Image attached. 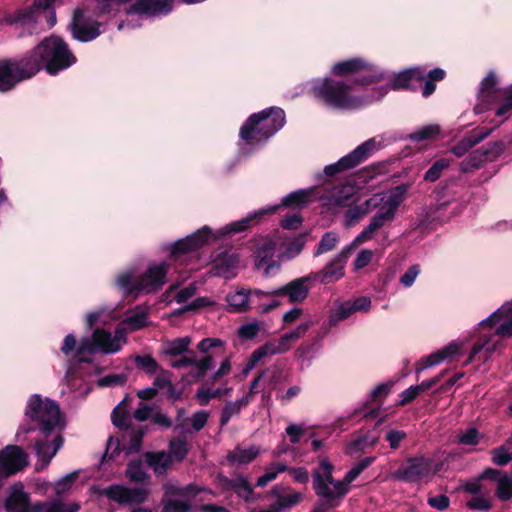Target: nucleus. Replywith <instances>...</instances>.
<instances>
[{
    "mask_svg": "<svg viewBox=\"0 0 512 512\" xmlns=\"http://www.w3.org/2000/svg\"><path fill=\"white\" fill-rule=\"evenodd\" d=\"M314 192L315 188L294 191L283 197L280 204L271 205L254 211L241 220L231 222L217 231H213L210 227L204 226L191 235L179 239L175 243L171 244L169 246L170 256L177 260L188 253L194 252L204 245L220 239L223 236L242 232L252 224L257 223L263 215L274 213L281 206L301 208L314 200Z\"/></svg>",
    "mask_w": 512,
    "mask_h": 512,
    "instance_id": "nucleus-1",
    "label": "nucleus"
},
{
    "mask_svg": "<svg viewBox=\"0 0 512 512\" xmlns=\"http://www.w3.org/2000/svg\"><path fill=\"white\" fill-rule=\"evenodd\" d=\"M25 417L39 427L32 447L38 458L35 468L41 471L63 446L60 431L65 427V419L55 401L38 394L31 395L27 400Z\"/></svg>",
    "mask_w": 512,
    "mask_h": 512,
    "instance_id": "nucleus-2",
    "label": "nucleus"
},
{
    "mask_svg": "<svg viewBox=\"0 0 512 512\" xmlns=\"http://www.w3.org/2000/svg\"><path fill=\"white\" fill-rule=\"evenodd\" d=\"M369 76L354 81L332 77L316 78L307 83L312 95L329 108L337 110H355L381 100L387 93V87L367 89Z\"/></svg>",
    "mask_w": 512,
    "mask_h": 512,
    "instance_id": "nucleus-3",
    "label": "nucleus"
},
{
    "mask_svg": "<svg viewBox=\"0 0 512 512\" xmlns=\"http://www.w3.org/2000/svg\"><path fill=\"white\" fill-rule=\"evenodd\" d=\"M126 342V329L124 327H118L114 334L104 328L97 327L93 330L91 336L83 337L79 342L74 334L66 335L60 350L67 358L79 362H89L97 352L103 354L119 352Z\"/></svg>",
    "mask_w": 512,
    "mask_h": 512,
    "instance_id": "nucleus-4",
    "label": "nucleus"
},
{
    "mask_svg": "<svg viewBox=\"0 0 512 512\" xmlns=\"http://www.w3.org/2000/svg\"><path fill=\"white\" fill-rule=\"evenodd\" d=\"M409 185L402 184L372 195L366 200L369 213L375 210L369 224L355 237V243L372 240L383 226L395 220L398 209L406 200Z\"/></svg>",
    "mask_w": 512,
    "mask_h": 512,
    "instance_id": "nucleus-5",
    "label": "nucleus"
},
{
    "mask_svg": "<svg viewBox=\"0 0 512 512\" xmlns=\"http://www.w3.org/2000/svg\"><path fill=\"white\" fill-rule=\"evenodd\" d=\"M477 328L493 330V332L480 334V338L473 345L465 364L471 363L481 353H483V360H487L501 344L500 338L512 337V299L504 302L488 317L481 320Z\"/></svg>",
    "mask_w": 512,
    "mask_h": 512,
    "instance_id": "nucleus-6",
    "label": "nucleus"
},
{
    "mask_svg": "<svg viewBox=\"0 0 512 512\" xmlns=\"http://www.w3.org/2000/svg\"><path fill=\"white\" fill-rule=\"evenodd\" d=\"M168 269L166 262H151L142 273L130 268L117 275L115 285L126 296L137 297L140 293H152L165 284Z\"/></svg>",
    "mask_w": 512,
    "mask_h": 512,
    "instance_id": "nucleus-7",
    "label": "nucleus"
},
{
    "mask_svg": "<svg viewBox=\"0 0 512 512\" xmlns=\"http://www.w3.org/2000/svg\"><path fill=\"white\" fill-rule=\"evenodd\" d=\"M25 60L29 66L37 64V72L45 67L49 74H55L72 66L76 57L61 38L51 36L36 46Z\"/></svg>",
    "mask_w": 512,
    "mask_h": 512,
    "instance_id": "nucleus-8",
    "label": "nucleus"
},
{
    "mask_svg": "<svg viewBox=\"0 0 512 512\" xmlns=\"http://www.w3.org/2000/svg\"><path fill=\"white\" fill-rule=\"evenodd\" d=\"M285 125L281 108L270 107L252 114L240 128V137L248 146L265 143Z\"/></svg>",
    "mask_w": 512,
    "mask_h": 512,
    "instance_id": "nucleus-9",
    "label": "nucleus"
},
{
    "mask_svg": "<svg viewBox=\"0 0 512 512\" xmlns=\"http://www.w3.org/2000/svg\"><path fill=\"white\" fill-rule=\"evenodd\" d=\"M335 467L327 459L319 461L313 470V488L316 494L326 503L335 506L347 494L345 483L333 478Z\"/></svg>",
    "mask_w": 512,
    "mask_h": 512,
    "instance_id": "nucleus-10",
    "label": "nucleus"
},
{
    "mask_svg": "<svg viewBox=\"0 0 512 512\" xmlns=\"http://www.w3.org/2000/svg\"><path fill=\"white\" fill-rule=\"evenodd\" d=\"M98 6L102 12L122 9L128 16H159L172 10L173 0H99Z\"/></svg>",
    "mask_w": 512,
    "mask_h": 512,
    "instance_id": "nucleus-11",
    "label": "nucleus"
},
{
    "mask_svg": "<svg viewBox=\"0 0 512 512\" xmlns=\"http://www.w3.org/2000/svg\"><path fill=\"white\" fill-rule=\"evenodd\" d=\"M98 2L99 0L91 1L83 8L75 10L70 28L76 40L89 42L97 38L101 33V23L94 20V16L115 13L102 12L98 6Z\"/></svg>",
    "mask_w": 512,
    "mask_h": 512,
    "instance_id": "nucleus-12",
    "label": "nucleus"
},
{
    "mask_svg": "<svg viewBox=\"0 0 512 512\" xmlns=\"http://www.w3.org/2000/svg\"><path fill=\"white\" fill-rule=\"evenodd\" d=\"M60 1L61 0H35L32 5L6 12L3 16V21L22 29L23 33L32 34L37 31L41 9H46Z\"/></svg>",
    "mask_w": 512,
    "mask_h": 512,
    "instance_id": "nucleus-13",
    "label": "nucleus"
},
{
    "mask_svg": "<svg viewBox=\"0 0 512 512\" xmlns=\"http://www.w3.org/2000/svg\"><path fill=\"white\" fill-rule=\"evenodd\" d=\"M441 468V464L434 465L429 458L410 457L395 472L389 475V478L403 482H421L430 479Z\"/></svg>",
    "mask_w": 512,
    "mask_h": 512,
    "instance_id": "nucleus-14",
    "label": "nucleus"
},
{
    "mask_svg": "<svg viewBox=\"0 0 512 512\" xmlns=\"http://www.w3.org/2000/svg\"><path fill=\"white\" fill-rule=\"evenodd\" d=\"M37 67V64L27 65L25 58L19 61H0V91H9L19 82L33 77Z\"/></svg>",
    "mask_w": 512,
    "mask_h": 512,
    "instance_id": "nucleus-15",
    "label": "nucleus"
},
{
    "mask_svg": "<svg viewBox=\"0 0 512 512\" xmlns=\"http://www.w3.org/2000/svg\"><path fill=\"white\" fill-rule=\"evenodd\" d=\"M424 79L425 69L422 67H412L393 74L377 70L373 75L369 76L370 84L386 81L387 84L382 87H387L388 91L390 89H409L415 82H420Z\"/></svg>",
    "mask_w": 512,
    "mask_h": 512,
    "instance_id": "nucleus-16",
    "label": "nucleus"
},
{
    "mask_svg": "<svg viewBox=\"0 0 512 512\" xmlns=\"http://www.w3.org/2000/svg\"><path fill=\"white\" fill-rule=\"evenodd\" d=\"M312 325L311 321L299 324L294 330L286 332L280 338L269 341L255 350V359L283 354L290 350L293 343L304 336Z\"/></svg>",
    "mask_w": 512,
    "mask_h": 512,
    "instance_id": "nucleus-17",
    "label": "nucleus"
},
{
    "mask_svg": "<svg viewBox=\"0 0 512 512\" xmlns=\"http://www.w3.org/2000/svg\"><path fill=\"white\" fill-rule=\"evenodd\" d=\"M362 243H355V239L347 246H345L338 254H336L325 267L315 273H311L313 281H318L322 284H330L341 279L345 272V265L353 250Z\"/></svg>",
    "mask_w": 512,
    "mask_h": 512,
    "instance_id": "nucleus-18",
    "label": "nucleus"
},
{
    "mask_svg": "<svg viewBox=\"0 0 512 512\" xmlns=\"http://www.w3.org/2000/svg\"><path fill=\"white\" fill-rule=\"evenodd\" d=\"M264 297H267V291L236 286L227 293L225 301L230 312L245 313L253 307L255 299Z\"/></svg>",
    "mask_w": 512,
    "mask_h": 512,
    "instance_id": "nucleus-19",
    "label": "nucleus"
},
{
    "mask_svg": "<svg viewBox=\"0 0 512 512\" xmlns=\"http://www.w3.org/2000/svg\"><path fill=\"white\" fill-rule=\"evenodd\" d=\"M503 151L501 142L489 143L469 154L460 164L463 173L479 169L484 164L496 160Z\"/></svg>",
    "mask_w": 512,
    "mask_h": 512,
    "instance_id": "nucleus-20",
    "label": "nucleus"
},
{
    "mask_svg": "<svg viewBox=\"0 0 512 512\" xmlns=\"http://www.w3.org/2000/svg\"><path fill=\"white\" fill-rule=\"evenodd\" d=\"M100 494L119 504L131 505L144 502L149 494V489L145 487L131 488L123 485H112L102 489Z\"/></svg>",
    "mask_w": 512,
    "mask_h": 512,
    "instance_id": "nucleus-21",
    "label": "nucleus"
},
{
    "mask_svg": "<svg viewBox=\"0 0 512 512\" xmlns=\"http://www.w3.org/2000/svg\"><path fill=\"white\" fill-rule=\"evenodd\" d=\"M276 244L267 237L260 238L256 244L255 267L263 270L266 276L274 274L279 269V263L274 260Z\"/></svg>",
    "mask_w": 512,
    "mask_h": 512,
    "instance_id": "nucleus-22",
    "label": "nucleus"
},
{
    "mask_svg": "<svg viewBox=\"0 0 512 512\" xmlns=\"http://www.w3.org/2000/svg\"><path fill=\"white\" fill-rule=\"evenodd\" d=\"M309 281H313L311 274L297 278L279 288L267 291V297L286 296L290 303L303 302L310 290Z\"/></svg>",
    "mask_w": 512,
    "mask_h": 512,
    "instance_id": "nucleus-23",
    "label": "nucleus"
},
{
    "mask_svg": "<svg viewBox=\"0 0 512 512\" xmlns=\"http://www.w3.org/2000/svg\"><path fill=\"white\" fill-rule=\"evenodd\" d=\"M7 512H39L40 502L31 503L30 496L24 491L22 483H14L9 489L5 500Z\"/></svg>",
    "mask_w": 512,
    "mask_h": 512,
    "instance_id": "nucleus-24",
    "label": "nucleus"
},
{
    "mask_svg": "<svg viewBox=\"0 0 512 512\" xmlns=\"http://www.w3.org/2000/svg\"><path fill=\"white\" fill-rule=\"evenodd\" d=\"M165 496L169 500L161 512H187L190 509V488L179 487L175 484L165 485Z\"/></svg>",
    "mask_w": 512,
    "mask_h": 512,
    "instance_id": "nucleus-25",
    "label": "nucleus"
},
{
    "mask_svg": "<svg viewBox=\"0 0 512 512\" xmlns=\"http://www.w3.org/2000/svg\"><path fill=\"white\" fill-rule=\"evenodd\" d=\"M330 71L335 77H348L361 72H371V75H373L377 69L366 59L353 57L335 62Z\"/></svg>",
    "mask_w": 512,
    "mask_h": 512,
    "instance_id": "nucleus-26",
    "label": "nucleus"
},
{
    "mask_svg": "<svg viewBox=\"0 0 512 512\" xmlns=\"http://www.w3.org/2000/svg\"><path fill=\"white\" fill-rule=\"evenodd\" d=\"M463 348L462 342L453 341L441 349L423 357L417 366V372L439 365L443 362L452 361L460 354Z\"/></svg>",
    "mask_w": 512,
    "mask_h": 512,
    "instance_id": "nucleus-27",
    "label": "nucleus"
},
{
    "mask_svg": "<svg viewBox=\"0 0 512 512\" xmlns=\"http://www.w3.org/2000/svg\"><path fill=\"white\" fill-rule=\"evenodd\" d=\"M389 143L390 139H388L385 135H377L363 142L347 155L351 161V164L353 167H355L368 159L375 152L386 147Z\"/></svg>",
    "mask_w": 512,
    "mask_h": 512,
    "instance_id": "nucleus-28",
    "label": "nucleus"
},
{
    "mask_svg": "<svg viewBox=\"0 0 512 512\" xmlns=\"http://www.w3.org/2000/svg\"><path fill=\"white\" fill-rule=\"evenodd\" d=\"M239 265L238 255L225 251L213 259L212 273L225 279H232L237 276Z\"/></svg>",
    "mask_w": 512,
    "mask_h": 512,
    "instance_id": "nucleus-29",
    "label": "nucleus"
},
{
    "mask_svg": "<svg viewBox=\"0 0 512 512\" xmlns=\"http://www.w3.org/2000/svg\"><path fill=\"white\" fill-rule=\"evenodd\" d=\"M498 79L494 72H489L488 75L482 80L479 88V104L475 107L477 114L485 111L484 104L494 103L496 98L501 95L502 90L497 87Z\"/></svg>",
    "mask_w": 512,
    "mask_h": 512,
    "instance_id": "nucleus-30",
    "label": "nucleus"
},
{
    "mask_svg": "<svg viewBox=\"0 0 512 512\" xmlns=\"http://www.w3.org/2000/svg\"><path fill=\"white\" fill-rule=\"evenodd\" d=\"M260 453L261 449L256 445L238 446L227 455V460L233 465H247L254 461Z\"/></svg>",
    "mask_w": 512,
    "mask_h": 512,
    "instance_id": "nucleus-31",
    "label": "nucleus"
},
{
    "mask_svg": "<svg viewBox=\"0 0 512 512\" xmlns=\"http://www.w3.org/2000/svg\"><path fill=\"white\" fill-rule=\"evenodd\" d=\"M149 309L145 307H137L133 311L129 312L120 327L128 331L139 330L149 324L148 320Z\"/></svg>",
    "mask_w": 512,
    "mask_h": 512,
    "instance_id": "nucleus-32",
    "label": "nucleus"
},
{
    "mask_svg": "<svg viewBox=\"0 0 512 512\" xmlns=\"http://www.w3.org/2000/svg\"><path fill=\"white\" fill-rule=\"evenodd\" d=\"M171 366L177 369L193 366L197 370V376L203 377L212 368L213 360L211 356H206L200 360H196L194 357L183 356L179 360L173 361Z\"/></svg>",
    "mask_w": 512,
    "mask_h": 512,
    "instance_id": "nucleus-33",
    "label": "nucleus"
},
{
    "mask_svg": "<svg viewBox=\"0 0 512 512\" xmlns=\"http://www.w3.org/2000/svg\"><path fill=\"white\" fill-rule=\"evenodd\" d=\"M115 309L109 307H101L95 311L86 314V324L89 328L95 325H107L118 319Z\"/></svg>",
    "mask_w": 512,
    "mask_h": 512,
    "instance_id": "nucleus-34",
    "label": "nucleus"
},
{
    "mask_svg": "<svg viewBox=\"0 0 512 512\" xmlns=\"http://www.w3.org/2000/svg\"><path fill=\"white\" fill-rule=\"evenodd\" d=\"M491 130H485L480 132H474L471 135L462 139L457 145L453 146L450 149V152L454 154L456 157H462L465 155L471 148L484 140L489 134Z\"/></svg>",
    "mask_w": 512,
    "mask_h": 512,
    "instance_id": "nucleus-35",
    "label": "nucleus"
},
{
    "mask_svg": "<svg viewBox=\"0 0 512 512\" xmlns=\"http://www.w3.org/2000/svg\"><path fill=\"white\" fill-rule=\"evenodd\" d=\"M144 457L148 466L151 467L157 475L166 473L172 463L171 456L164 451L149 452L146 453Z\"/></svg>",
    "mask_w": 512,
    "mask_h": 512,
    "instance_id": "nucleus-36",
    "label": "nucleus"
},
{
    "mask_svg": "<svg viewBox=\"0 0 512 512\" xmlns=\"http://www.w3.org/2000/svg\"><path fill=\"white\" fill-rule=\"evenodd\" d=\"M279 487L276 486L272 489L271 493L277 497V500L275 501V507L278 510L286 511L291 509L292 507L296 506L300 502H302L304 496L300 492L296 491H290L286 494L279 495L278 494Z\"/></svg>",
    "mask_w": 512,
    "mask_h": 512,
    "instance_id": "nucleus-37",
    "label": "nucleus"
},
{
    "mask_svg": "<svg viewBox=\"0 0 512 512\" xmlns=\"http://www.w3.org/2000/svg\"><path fill=\"white\" fill-rule=\"evenodd\" d=\"M191 344V338L188 336L166 340L161 346L163 355L176 357L186 352Z\"/></svg>",
    "mask_w": 512,
    "mask_h": 512,
    "instance_id": "nucleus-38",
    "label": "nucleus"
},
{
    "mask_svg": "<svg viewBox=\"0 0 512 512\" xmlns=\"http://www.w3.org/2000/svg\"><path fill=\"white\" fill-rule=\"evenodd\" d=\"M354 313L351 301H335L330 309L328 321L330 326H336L339 322L349 318Z\"/></svg>",
    "mask_w": 512,
    "mask_h": 512,
    "instance_id": "nucleus-39",
    "label": "nucleus"
},
{
    "mask_svg": "<svg viewBox=\"0 0 512 512\" xmlns=\"http://www.w3.org/2000/svg\"><path fill=\"white\" fill-rule=\"evenodd\" d=\"M249 403L250 394H246L236 401L226 403L221 413V425H226L232 417L238 415Z\"/></svg>",
    "mask_w": 512,
    "mask_h": 512,
    "instance_id": "nucleus-40",
    "label": "nucleus"
},
{
    "mask_svg": "<svg viewBox=\"0 0 512 512\" xmlns=\"http://www.w3.org/2000/svg\"><path fill=\"white\" fill-rule=\"evenodd\" d=\"M80 504L77 502H64L56 498L45 502H40L39 512H78Z\"/></svg>",
    "mask_w": 512,
    "mask_h": 512,
    "instance_id": "nucleus-41",
    "label": "nucleus"
},
{
    "mask_svg": "<svg viewBox=\"0 0 512 512\" xmlns=\"http://www.w3.org/2000/svg\"><path fill=\"white\" fill-rule=\"evenodd\" d=\"M494 103L498 104L496 109V116L500 117L503 121L512 115V88L509 86L502 90Z\"/></svg>",
    "mask_w": 512,
    "mask_h": 512,
    "instance_id": "nucleus-42",
    "label": "nucleus"
},
{
    "mask_svg": "<svg viewBox=\"0 0 512 512\" xmlns=\"http://www.w3.org/2000/svg\"><path fill=\"white\" fill-rule=\"evenodd\" d=\"M354 194L352 185L344 184L336 186L326 197V203L332 206L345 205L346 201Z\"/></svg>",
    "mask_w": 512,
    "mask_h": 512,
    "instance_id": "nucleus-43",
    "label": "nucleus"
},
{
    "mask_svg": "<svg viewBox=\"0 0 512 512\" xmlns=\"http://www.w3.org/2000/svg\"><path fill=\"white\" fill-rule=\"evenodd\" d=\"M288 470V465L283 462H272L265 467L264 474L257 479V486L265 487L268 483L274 481L279 473Z\"/></svg>",
    "mask_w": 512,
    "mask_h": 512,
    "instance_id": "nucleus-44",
    "label": "nucleus"
},
{
    "mask_svg": "<svg viewBox=\"0 0 512 512\" xmlns=\"http://www.w3.org/2000/svg\"><path fill=\"white\" fill-rule=\"evenodd\" d=\"M491 460L495 465L505 466L512 460V438L505 444L493 449Z\"/></svg>",
    "mask_w": 512,
    "mask_h": 512,
    "instance_id": "nucleus-45",
    "label": "nucleus"
},
{
    "mask_svg": "<svg viewBox=\"0 0 512 512\" xmlns=\"http://www.w3.org/2000/svg\"><path fill=\"white\" fill-rule=\"evenodd\" d=\"M79 476V470L72 471L53 483V489L57 497L67 494L73 487Z\"/></svg>",
    "mask_w": 512,
    "mask_h": 512,
    "instance_id": "nucleus-46",
    "label": "nucleus"
},
{
    "mask_svg": "<svg viewBox=\"0 0 512 512\" xmlns=\"http://www.w3.org/2000/svg\"><path fill=\"white\" fill-rule=\"evenodd\" d=\"M369 213L366 200L348 209L345 214L344 224L351 227L360 222V220Z\"/></svg>",
    "mask_w": 512,
    "mask_h": 512,
    "instance_id": "nucleus-47",
    "label": "nucleus"
},
{
    "mask_svg": "<svg viewBox=\"0 0 512 512\" xmlns=\"http://www.w3.org/2000/svg\"><path fill=\"white\" fill-rule=\"evenodd\" d=\"M127 403L128 399H123L121 403L114 408L111 416L113 424L121 429H126L130 423V415L126 410Z\"/></svg>",
    "mask_w": 512,
    "mask_h": 512,
    "instance_id": "nucleus-48",
    "label": "nucleus"
},
{
    "mask_svg": "<svg viewBox=\"0 0 512 512\" xmlns=\"http://www.w3.org/2000/svg\"><path fill=\"white\" fill-rule=\"evenodd\" d=\"M495 494L501 501H508L512 498V477L504 473L496 483Z\"/></svg>",
    "mask_w": 512,
    "mask_h": 512,
    "instance_id": "nucleus-49",
    "label": "nucleus"
},
{
    "mask_svg": "<svg viewBox=\"0 0 512 512\" xmlns=\"http://www.w3.org/2000/svg\"><path fill=\"white\" fill-rule=\"evenodd\" d=\"M440 134V127L436 124L423 126L409 135L410 140L420 142L432 140Z\"/></svg>",
    "mask_w": 512,
    "mask_h": 512,
    "instance_id": "nucleus-50",
    "label": "nucleus"
},
{
    "mask_svg": "<svg viewBox=\"0 0 512 512\" xmlns=\"http://www.w3.org/2000/svg\"><path fill=\"white\" fill-rule=\"evenodd\" d=\"M338 242H339V236L337 233H335V232L325 233L322 236L314 255L319 256L321 254L332 251L336 247Z\"/></svg>",
    "mask_w": 512,
    "mask_h": 512,
    "instance_id": "nucleus-51",
    "label": "nucleus"
},
{
    "mask_svg": "<svg viewBox=\"0 0 512 512\" xmlns=\"http://www.w3.org/2000/svg\"><path fill=\"white\" fill-rule=\"evenodd\" d=\"M126 476L130 481L136 483H144L148 478L141 461L130 462L126 470Z\"/></svg>",
    "mask_w": 512,
    "mask_h": 512,
    "instance_id": "nucleus-52",
    "label": "nucleus"
},
{
    "mask_svg": "<svg viewBox=\"0 0 512 512\" xmlns=\"http://www.w3.org/2000/svg\"><path fill=\"white\" fill-rule=\"evenodd\" d=\"M231 388L224 389H199L196 392V398L200 405H207L209 401L213 398H219L223 395H229L231 392Z\"/></svg>",
    "mask_w": 512,
    "mask_h": 512,
    "instance_id": "nucleus-53",
    "label": "nucleus"
},
{
    "mask_svg": "<svg viewBox=\"0 0 512 512\" xmlns=\"http://www.w3.org/2000/svg\"><path fill=\"white\" fill-rule=\"evenodd\" d=\"M305 245L304 237H298L292 240L286 250L279 255L280 261H285L294 258L302 251Z\"/></svg>",
    "mask_w": 512,
    "mask_h": 512,
    "instance_id": "nucleus-54",
    "label": "nucleus"
},
{
    "mask_svg": "<svg viewBox=\"0 0 512 512\" xmlns=\"http://www.w3.org/2000/svg\"><path fill=\"white\" fill-rule=\"evenodd\" d=\"M353 168L348 155L343 156L337 162L325 166L323 173L326 176H334L342 171Z\"/></svg>",
    "mask_w": 512,
    "mask_h": 512,
    "instance_id": "nucleus-55",
    "label": "nucleus"
},
{
    "mask_svg": "<svg viewBox=\"0 0 512 512\" xmlns=\"http://www.w3.org/2000/svg\"><path fill=\"white\" fill-rule=\"evenodd\" d=\"M406 437V432L399 429H389L385 433V440L392 450H397Z\"/></svg>",
    "mask_w": 512,
    "mask_h": 512,
    "instance_id": "nucleus-56",
    "label": "nucleus"
},
{
    "mask_svg": "<svg viewBox=\"0 0 512 512\" xmlns=\"http://www.w3.org/2000/svg\"><path fill=\"white\" fill-rule=\"evenodd\" d=\"M449 166V161L446 159H439L427 170L424 179L429 182H434L439 179L442 171Z\"/></svg>",
    "mask_w": 512,
    "mask_h": 512,
    "instance_id": "nucleus-57",
    "label": "nucleus"
},
{
    "mask_svg": "<svg viewBox=\"0 0 512 512\" xmlns=\"http://www.w3.org/2000/svg\"><path fill=\"white\" fill-rule=\"evenodd\" d=\"M135 362L137 366L149 374L155 373L159 365L151 355L136 356Z\"/></svg>",
    "mask_w": 512,
    "mask_h": 512,
    "instance_id": "nucleus-58",
    "label": "nucleus"
},
{
    "mask_svg": "<svg viewBox=\"0 0 512 512\" xmlns=\"http://www.w3.org/2000/svg\"><path fill=\"white\" fill-rule=\"evenodd\" d=\"M480 433L476 428H468L467 430L459 433L458 441L462 445H477L480 441Z\"/></svg>",
    "mask_w": 512,
    "mask_h": 512,
    "instance_id": "nucleus-59",
    "label": "nucleus"
},
{
    "mask_svg": "<svg viewBox=\"0 0 512 512\" xmlns=\"http://www.w3.org/2000/svg\"><path fill=\"white\" fill-rule=\"evenodd\" d=\"M232 487L233 490L243 499L247 501L251 499L253 488L246 478L238 479Z\"/></svg>",
    "mask_w": 512,
    "mask_h": 512,
    "instance_id": "nucleus-60",
    "label": "nucleus"
},
{
    "mask_svg": "<svg viewBox=\"0 0 512 512\" xmlns=\"http://www.w3.org/2000/svg\"><path fill=\"white\" fill-rule=\"evenodd\" d=\"M419 274H420L419 265H412L400 277L399 282L403 287L409 288L415 283Z\"/></svg>",
    "mask_w": 512,
    "mask_h": 512,
    "instance_id": "nucleus-61",
    "label": "nucleus"
},
{
    "mask_svg": "<svg viewBox=\"0 0 512 512\" xmlns=\"http://www.w3.org/2000/svg\"><path fill=\"white\" fill-rule=\"evenodd\" d=\"M373 256H374V253L372 250H370V249L361 250L357 254L356 258L353 261L354 270H361V269L367 267L371 263Z\"/></svg>",
    "mask_w": 512,
    "mask_h": 512,
    "instance_id": "nucleus-62",
    "label": "nucleus"
},
{
    "mask_svg": "<svg viewBox=\"0 0 512 512\" xmlns=\"http://www.w3.org/2000/svg\"><path fill=\"white\" fill-rule=\"evenodd\" d=\"M170 453L177 461H181L187 453V443L184 440H173L169 445Z\"/></svg>",
    "mask_w": 512,
    "mask_h": 512,
    "instance_id": "nucleus-63",
    "label": "nucleus"
},
{
    "mask_svg": "<svg viewBox=\"0 0 512 512\" xmlns=\"http://www.w3.org/2000/svg\"><path fill=\"white\" fill-rule=\"evenodd\" d=\"M260 327L257 321L245 323L238 329V335L243 339H253L259 333Z\"/></svg>",
    "mask_w": 512,
    "mask_h": 512,
    "instance_id": "nucleus-64",
    "label": "nucleus"
}]
</instances>
